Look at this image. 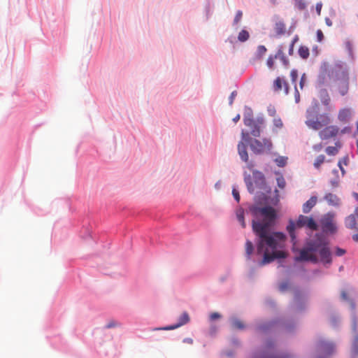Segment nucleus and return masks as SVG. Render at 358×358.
Listing matches in <instances>:
<instances>
[{
    "instance_id": "4d7b16f0",
    "label": "nucleus",
    "mask_w": 358,
    "mask_h": 358,
    "mask_svg": "<svg viewBox=\"0 0 358 358\" xmlns=\"http://www.w3.org/2000/svg\"><path fill=\"white\" fill-rule=\"evenodd\" d=\"M357 320L355 318L353 320V329L355 331H357Z\"/></svg>"
},
{
    "instance_id": "b1692460",
    "label": "nucleus",
    "mask_w": 358,
    "mask_h": 358,
    "mask_svg": "<svg viewBox=\"0 0 358 358\" xmlns=\"http://www.w3.org/2000/svg\"><path fill=\"white\" fill-rule=\"evenodd\" d=\"M299 55L302 59H307L309 57V49L306 46L301 45L299 48Z\"/></svg>"
},
{
    "instance_id": "72a5a7b5",
    "label": "nucleus",
    "mask_w": 358,
    "mask_h": 358,
    "mask_svg": "<svg viewBox=\"0 0 358 358\" xmlns=\"http://www.w3.org/2000/svg\"><path fill=\"white\" fill-rule=\"evenodd\" d=\"M275 55H270L268 58L267 59L266 64L270 69H273L274 66V59H275Z\"/></svg>"
},
{
    "instance_id": "a878e982",
    "label": "nucleus",
    "mask_w": 358,
    "mask_h": 358,
    "mask_svg": "<svg viewBox=\"0 0 358 358\" xmlns=\"http://www.w3.org/2000/svg\"><path fill=\"white\" fill-rule=\"evenodd\" d=\"M288 158L284 156H279L275 159L274 162L279 167H284L287 163Z\"/></svg>"
},
{
    "instance_id": "393cba45",
    "label": "nucleus",
    "mask_w": 358,
    "mask_h": 358,
    "mask_svg": "<svg viewBox=\"0 0 358 358\" xmlns=\"http://www.w3.org/2000/svg\"><path fill=\"white\" fill-rule=\"evenodd\" d=\"M252 113L250 110H248V112L245 113L243 115V122L245 125H250L252 122L253 120Z\"/></svg>"
},
{
    "instance_id": "e433bc0d",
    "label": "nucleus",
    "mask_w": 358,
    "mask_h": 358,
    "mask_svg": "<svg viewBox=\"0 0 358 358\" xmlns=\"http://www.w3.org/2000/svg\"><path fill=\"white\" fill-rule=\"evenodd\" d=\"M242 16H243L242 11H241V10L237 11L236 16L234 17V23L238 24L241 21Z\"/></svg>"
},
{
    "instance_id": "0e129e2a",
    "label": "nucleus",
    "mask_w": 358,
    "mask_h": 358,
    "mask_svg": "<svg viewBox=\"0 0 358 358\" xmlns=\"http://www.w3.org/2000/svg\"><path fill=\"white\" fill-rule=\"evenodd\" d=\"M259 174L260 175V178L262 180H264V176L261 173H259Z\"/></svg>"
},
{
    "instance_id": "603ef678",
    "label": "nucleus",
    "mask_w": 358,
    "mask_h": 358,
    "mask_svg": "<svg viewBox=\"0 0 358 358\" xmlns=\"http://www.w3.org/2000/svg\"><path fill=\"white\" fill-rule=\"evenodd\" d=\"M294 45L293 44H290L289 45V55H293V52H294Z\"/></svg>"
},
{
    "instance_id": "412c9836",
    "label": "nucleus",
    "mask_w": 358,
    "mask_h": 358,
    "mask_svg": "<svg viewBox=\"0 0 358 358\" xmlns=\"http://www.w3.org/2000/svg\"><path fill=\"white\" fill-rule=\"evenodd\" d=\"M336 146H328L325 149V152L328 155L334 156L338 154L341 144L339 142L335 143Z\"/></svg>"
},
{
    "instance_id": "6e6d98bb",
    "label": "nucleus",
    "mask_w": 358,
    "mask_h": 358,
    "mask_svg": "<svg viewBox=\"0 0 358 358\" xmlns=\"http://www.w3.org/2000/svg\"><path fill=\"white\" fill-rule=\"evenodd\" d=\"M325 22H326L327 25L329 27H331L332 25V22L329 18H326Z\"/></svg>"
},
{
    "instance_id": "09e8293b",
    "label": "nucleus",
    "mask_w": 358,
    "mask_h": 358,
    "mask_svg": "<svg viewBox=\"0 0 358 358\" xmlns=\"http://www.w3.org/2000/svg\"><path fill=\"white\" fill-rule=\"evenodd\" d=\"M338 166H339V168L342 172V174L344 175L345 173V171L344 168L343 167L342 161L338 162Z\"/></svg>"
},
{
    "instance_id": "2eb2a0df",
    "label": "nucleus",
    "mask_w": 358,
    "mask_h": 358,
    "mask_svg": "<svg viewBox=\"0 0 358 358\" xmlns=\"http://www.w3.org/2000/svg\"><path fill=\"white\" fill-rule=\"evenodd\" d=\"M349 90V83L348 79H342L339 80L338 84V90L341 96H345L348 94Z\"/></svg>"
},
{
    "instance_id": "f257e3e1",
    "label": "nucleus",
    "mask_w": 358,
    "mask_h": 358,
    "mask_svg": "<svg viewBox=\"0 0 358 358\" xmlns=\"http://www.w3.org/2000/svg\"><path fill=\"white\" fill-rule=\"evenodd\" d=\"M250 210L255 217L252 226L257 237V253L264 254L261 264H269L276 259L285 258L287 254L282 250L287 239L285 234L271 230L277 217L275 210L271 206H254Z\"/></svg>"
},
{
    "instance_id": "2f4dec72",
    "label": "nucleus",
    "mask_w": 358,
    "mask_h": 358,
    "mask_svg": "<svg viewBox=\"0 0 358 358\" xmlns=\"http://www.w3.org/2000/svg\"><path fill=\"white\" fill-rule=\"evenodd\" d=\"M276 180H277V184H278V186L280 188V189H284L285 187V185H286V182H285V180L284 178V177L282 176V175H279L277 178H276Z\"/></svg>"
},
{
    "instance_id": "e2e57ef3",
    "label": "nucleus",
    "mask_w": 358,
    "mask_h": 358,
    "mask_svg": "<svg viewBox=\"0 0 358 358\" xmlns=\"http://www.w3.org/2000/svg\"><path fill=\"white\" fill-rule=\"evenodd\" d=\"M355 215L358 217V207L355 209Z\"/></svg>"
},
{
    "instance_id": "f3484780",
    "label": "nucleus",
    "mask_w": 358,
    "mask_h": 358,
    "mask_svg": "<svg viewBox=\"0 0 358 358\" xmlns=\"http://www.w3.org/2000/svg\"><path fill=\"white\" fill-rule=\"evenodd\" d=\"M324 199L327 201V202L334 206H338L340 204V199L339 198L332 193H327L324 196Z\"/></svg>"
},
{
    "instance_id": "8fccbe9b",
    "label": "nucleus",
    "mask_w": 358,
    "mask_h": 358,
    "mask_svg": "<svg viewBox=\"0 0 358 358\" xmlns=\"http://www.w3.org/2000/svg\"><path fill=\"white\" fill-rule=\"evenodd\" d=\"M299 91L297 90L296 87H295V100H296V102L298 103L299 101Z\"/></svg>"
},
{
    "instance_id": "f03ea898",
    "label": "nucleus",
    "mask_w": 358,
    "mask_h": 358,
    "mask_svg": "<svg viewBox=\"0 0 358 358\" xmlns=\"http://www.w3.org/2000/svg\"><path fill=\"white\" fill-rule=\"evenodd\" d=\"M316 252H319L323 263L330 264L331 262L328 242L320 234H316L313 238L306 241L304 247L299 250V256L295 257V261L317 263L318 258L315 254Z\"/></svg>"
},
{
    "instance_id": "ddd939ff",
    "label": "nucleus",
    "mask_w": 358,
    "mask_h": 358,
    "mask_svg": "<svg viewBox=\"0 0 358 358\" xmlns=\"http://www.w3.org/2000/svg\"><path fill=\"white\" fill-rule=\"evenodd\" d=\"M244 141H241L238 144V152L240 155L241 159L245 162H248V154L247 152V147Z\"/></svg>"
},
{
    "instance_id": "5701e85b",
    "label": "nucleus",
    "mask_w": 358,
    "mask_h": 358,
    "mask_svg": "<svg viewBox=\"0 0 358 358\" xmlns=\"http://www.w3.org/2000/svg\"><path fill=\"white\" fill-rule=\"evenodd\" d=\"M236 217L241 223L243 228L245 227V222L244 220V210L241 208L236 210Z\"/></svg>"
},
{
    "instance_id": "473e14b6",
    "label": "nucleus",
    "mask_w": 358,
    "mask_h": 358,
    "mask_svg": "<svg viewBox=\"0 0 358 358\" xmlns=\"http://www.w3.org/2000/svg\"><path fill=\"white\" fill-rule=\"evenodd\" d=\"M272 325V323L271 322H269V323H265V324H262L261 325H259L258 327H257V331L259 333H263V332H265L267 329H268L270 328V327Z\"/></svg>"
},
{
    "instance_id": "39448f33",
    "label": "nucleus",
    "mask_w": 358,
    "mask_h": 358,
    "mask_svg": "<svg viewBox=\"0 0 358 358\" xmlns=\"http://www.w3.org/2000/svg\"><path fill=\"white\" fill-rule=\"evenodd\" d=\"M243 141L248 143L251 150L256 155H260L270 152L273 148V143L270 138H264L262 141L252 139L250 137L249 133L242 131Z\"/></svg>"
},
{
    "instance_id": "49530a36",
    "label": "nucleus",
    "mask_w": 358,
    "mask_h": 358,
    "mask_svg": "<svg viewBox=\"0 0 358 358\" xmlns=\"http://www.w3.org/2000/svg\"><path fill=\"white\" fill-rule=\"evenodd\" d=\"M306 75L303 74L301 78V80H300V83H299V85H300V88L302 90L303 87V85H304V83L306 82Z\"/></svg>"
},
{
    "instance_id": "13d9d810",
    "label": "nucleus",
    "mask_w": 358,
    "mask_h": 358,
    "mask_svg": "<svg viewBox=\"0 0 358 358\" xmlns=\"http://www.w3.org/2000/svg\"><path fill=\"white\" fill-rule=\"evenodd\" d=\"M240 117H241L240 115H239V114H238V115H236V117H234L233 118V121H234V122H237L240 120Z\"/></svg>"
},
{
    "instance_id": "7ed1b4c3",
    "label": "nucleus",
    "mask_w": 358,
    "mask_h": 358,
    "mask_svg": "<svg viewBox=\"0 0 358 358\" xmlns=\"http://www.w3.org/2000/svg\"><path fill=\"white\" fill-rule=\"evenodd\" d=\"M306 125L315 131H318L331 122V116L329 113H319L318 104L315 103L306 110Z\"/></svg>"
},
{
    "instance_id": "ea45409f",
    "label": "nucleus",
    "mask_w": 358,
    "mask_h": 358,
    "mask_svg": "<svg viewBox=\"0 0 358 358\" xmlns=\"http://www.w3.org/2000/svg\"><path fill=\"white\" fill-rule=\"evenodd\" d=\"M232 194H233V196L235 199V200L237 202H239L240 201V194H239L238 191L234 187L232 189Z\"/></svg>"
},
{
    "instance_id": "1a4fd4ad",
    "label": "nucleus",
    "mask_w": 358,
    "mask_h": 358,
    "mask_svg": "<svg viewBox=\"0 0 358 358\" xmlns=\"http://www.w3.org/2000/svg\"><path fill=\"white\" fill-rule=\"evenodd\" d=\"M189 322V317L187 312H184L178 319V322L175 325L168 326L163 328H157L156 330H173L178 328Z\"/></svg>"
},
{
    "instance_id": "a211bd4d",
    "label": "nucleus",
    "mask_w": 358,
    "mask_h": 358,
    "mask_svg": "<svg viewBox=\"0 0 358 358\" xmlns=\"http://www.w3.org/2000/svg\"><path fill=\"white\" fill-rule=\"evenodd\" d=\"M355 214H351L346 217L345 221V227L350 229H357V222Z\"/></svg>"
},
{
    "instance_id": "680f3d73",
    "label": "nucleus",
    "mask_w": 358,
    "mask_h": 358,
    "mask_svg": "<svg viewBox=\"0 0 358 358\" xmlns=\"http://www.w3.org/2000/svg\"><path fill=\"white\" fill-rule=\"evenodd\" d=\"M353 196H355V198L358 200V193H354L353 194Z\"/></svg>"
},
{
    "instance_id": "7c9ffc66",
    "label": "nucleus",
    "mask_w": 358,
    "mask_h": 358,
    "mask_svg": "<svg viewBox=\"0 0 358 358\" xmlns=\"http://www.w3.org/2000/svg\"><path fill=\"white\" fill-rule=\"evenodd\" d=\"M273 130L275 131H276L277 129H281L283 127V123L280 117H275L273 120Z\"/></svg>"
},
{
    "instance_id": "58836bf2",
    "label": "nucleus",
    "mask_w": 358,
    "mask_h": 358,
    "mask_svg": "<svg viewBox=\"0 0 358 358\" xmlns=\"http://www.w3.org/2000/svg\"><path fill=\"white\" fill-rule=\"evenodd\" d=\"M266 52V48L264 45H259L257 48V53L259 56H263Z\"/></svg>"
},
{
    "instance_id": "f8f14e48",
    "label": "nucleus",
    "mask_w": 358,
    "mask_h": 358,
    "mask_svg": "<svg viewBox=\"0 0 358 358\" xmlns=\"http://www.w3.org/2000/svg\"><path fill=\"white\" fill-rule=\"evenodd\" d=\"M282 85L284 86L285 93L287 94L289 93L288 83L280 77H278L273 83L274 90L275 91H280L282 89Z\"/></svg>"
},
{
    "instance_id": "a19ab883",
    "label": "nucleus",
    "mask_w": 358,
    "mask_h": 358,
    "mask_svg": "<svg viewBox=\"0 0 358 358\" xmlns=\"http://www.w3.org/2000/svg\"><path fill=\"white\" fill-rule=\"evenodd\" d=\"M317 39L318 42H322V40L324 39L323 32L320 29H318L317 31Z\"/></svg>"
},
{
    "instance_id": "f704fd0d",
    "label": "nucleus",
    "mask_w": 358,
    "mask_h": 358,
    "mask_svg": "<svg viewBox=\"0 0 358 358\" xmlns=\"http://www.w3.org/2000/svg\"><path fill=\"white\" fill-rule=\"evenodd\" d=\"M290 77L293 83H296L297 78H298V72L296 69H293L291 71Z\"/></svg>"
},
{
    "instance_id": "a18cd8bd",
    "label": "nucleus",
    "mask_w": 358,
    "mask_h": 358,
    "mask_svg": "<svg viewBox=\"0 0 358 358\" xmlns=\"http://www.w3.org/2000/svg\"><path fill=\"white\" fill-rule=\"evenodd\" d=\"M236 95H237V92L236 91H234L231 92V94L229 98L230 105H232L234 100L235 97L236 96Z\"/></svg>"
},
{
    "instance_id": "de8ad7c7",
    "label": "nucleus",
    "mask_w": 358,
    "mask_h": 358,
    "mask_svg": "<svg viewBox=\"0 0 358 358\" xmlns=\"http://www.w3.org/2000/svg\"><path fill=\"white\" fill-rule=\"evenodd\" d=\"M339 161H342V164L347 166L348 164V161H349V158H348V156H345L344 157H343L341 159H340Z\"/></svg>"
},
{
    "instance_id": "0eeeda50",
    "label": "nucleus",
    "mask_w": 358,
    "mask_h": 358,
    "mask_svg": "<svg viewBox=\"0 0 358 358\" xmlns=\"http://www.w3.org/2000/svg\"><path fill=\"white\" fill-rule=\"evenodd\" d=\"M322 229L324 232L334 234L336 231L337 227L333 216H328L322 221Z\"/></svg>"
},
{
    "instance_id": "864d4df0",
    "label": "nucleus",
    "mask_w": 358,
    "mask_h": 358,
    "mask_svg": "<svg viewBox=\"0 0 358 358\" xmlns=\"http://www.w3.org/2000/svg\"><path fill=\"white\" fill-rule=\"evenodd\" d=\"M321 9H322V4L317 3L316 5V10H317V13L318 15H320Z\"/></svg>"
},
{
    "instance_id": "3c124183",
    "label": "nucleus",
    "mask_w": 358,
    "mask_h": 358,
    "mask_svg": "<svg viewBox=\"0 0 358 358\" xmlns=\"http://www.w3.org/2000/svg\"><path fill=\"white\" fill-rule=\"evenodd\" d=\"M183 343H188V344H192L193 340L191 338H185L183 339Z\"/></svg>"
},
{
    "instance_id": "c85d7f7f",
    "label": "nucleus",
    "mask_w": 358,
    "mask_h": 358,
    "mask_svg": "<svg viewBox=\"0 0 358 358\" xmlns=\"http://www.w3.org/2000/svg\"><path fill=\"white\" fill-rule=\"evenodd\" d=\"M249 37H250V34H249L248 31L243 29L242 31H241L239 32L238 36V39L241 42H245L249 38Z\"/></svg>"
},
{
    "instance_id": "cd10ccee",
    "label": "nucleus",
    "mask_w": 358,
    "mask_h": 358,
    "mask_svg": "<svg viewBox=\"0 0 358 358\" xmlns=\"http://www.w3.org/2000/svg\"><path fill=\"white\" fill-rule=\"evenodd\" d=\"M254 251V247L252 243L248 240L245 243V252L248 258H250V255L252 254Z\"/></svg>"
},
{
    "instance_id": "37998d69",
    "label": "nucleus",
    "mask_w": 358,
    "mask_h": 358,
    "mask_svg": "<svg viewBox=\"0 0 358 358\" xmlns=\"http://www.w3.org/2000/svg\"><path fill=\"white\" fill-rule=\"evenodd\" d=\"M221 318V315L218 313H213L210 315V320H215Z\"/></svg>"
},
{
    "instance_id": "9d476101",
    "label": "nucleus",
    "mask_w": 358,
    "mask_h": 358,
    "mask_svg": "<svg viewBox=\"0 0 358 358\" xmlns=\"http://www.w3.org/2000/svg\"><path fill=\"white\" fill-rule=\"evenodd\" d=\"M263 118L253 119L250 125H246L251 129V134L255 137H259L261 134V126L264 124Z\"/></svg>"
},
{
    "instance_id": "6e6552de",
    "label": "nucleus",
    "mask_w": 358,
    "mask_h": 358,
    "mask_svg": "<svg viewBox=\"0 0 358 358\" xmlns=\"http://www.w3.org/2000/svg\"><path fill=\"white\" fill-rule=\"evenodd\" d=\"M286 24L282 19L276 17L273 24L275 36L280 37L286 33Z\"/></svg>"
},
{
    "instance_id": "20e7f679",
    "label": "nucleus",
    "mask_w": 358,
    "mask_h": 358,
    "mask_svg": "<svg viewBox=\"0 0 358 358\" xmlns=\"http://www.w3.org/2000/svg\"><path fill=\"white\" fill-rule=\"evenodd\" d=\"M303 227H306L310 230L315 231L317 229V224L315 221L312 217H308L307 216L300 215L296 220L294 222L292 220L289 221V224L287 226V231L289 233L292 242L294 245L296 243V234L295 229L296 228H302Z\"/></svg>"
},
{
    "instance_id": "c03bdc74",
    "label": "nucleus",
    "mask_w": 358,
    "mask_h": 358,
    "mask_svg": "<svg viewBox=\"0 0 358 358\" xmlns=\"http://www.w3.org/2000/svg\"><path fill=\"white\" fill-rule=\"evenodd\" d=\"M323 148V145L321 143H317V144H315L313 146V150L315 152H320Z\"/></svg>"
},
{
    "instance_id": "bf43d9fd",
    "label": "nucleus",
    "mask_w": 358,
    "mask_h": 358,
    "mask_svg": "<svg viewBox=\"0 0 358 358\" xmlns=\"http://www.w3.org/2000/svg\"><path fill=\"white\" fill-rule=\"evenodd\" d=\"M115 324L113 322H109L107 325H106V327L107 328H111V327H115Z\"/></svg>"
},
{
    "instance_id": "4be33fe9",
    "label": "nucleus",
    "mask_w": 358,
    "mask_h": 358,
    "mask_svg": "<svg viewBox=\"0 0 358 358\" xmlns=\"http://www.w3.org/2000/svg\"><path fill=\"white\" fill-rule=\"evenodd\" d=\"M351 357L352 358H357L358 357V335L355 336L351 350Z\"/></svg>"
},
{
    "instance_id": "052dcab7",
    "label": "nucleus",
    "mask_w": 358,
    "mask_h": 358,
    "mask_svg": "<svg viewBox=\"0 0 358 358\" xmlns=\"http://www.w3.org/2000/svg\"><path fill=\"white\" fill-rule=\"evenodd\" d=\"M352 239H353V241H355V242H357V243H358V234H354V235L352 236Z\"/></svg>"
},
{
    "instance_id": "338daca9",
    "label": "nucleus",
    "mask_w": 358,
    "mask_h": 358,
    "mask_svg": "<svg viewBox=\"0 0 358 358\" xmlns=\"http://www.w3.org/2000/svg\"><path fill=\"white\" fill-rule=\"evenodd\" d=\"M357 154H358V141H357Z\"/></svg>"
},
{
    "instance_id": "aec40b11",
    "label": "nucleus",
    "mask_w": 358,
    "mask_h": 358,
    "mask_svg": "<svg viewBox=\"0 0 358 358\" xmlns=\"http://www.w3.org/2000/svg\"><path fill=\"white\" fill-rule=\"evenodd\" d=\"M231 325L234 329L243 330L245 328L243 322L236 317L231 319Z\"/></svg>"
},
{
    "instance_id": "6ab92c4d",
    "label": "nucleus",
    "mask_w": 358,
    "mask_h": 358,
    "mask_svg": "<svg viewBox=\"0 0 358 358\" xmlns=\"http://www.w3.org/2000/svg\"><path fill=\"white\" fill-rule=\"evenodd\" d=\"M320 97L321 102L324 106H328L330 104L331 99L327 90L324 89L320 91Z\"/></svg>"
},
{
    "instance_id": "423d86ee",
    "label": "nucleus",
    "mask_w": 358,
    "mask_h": 358,
    "mask_svg": "<svg viewBox=\"0 0 358 358\" xmlns=\"http://www.w3.org/2000/svg\"><path fill=\"white\" fill-rule=\"evenodd\" d=\"M350 127H345L343 129L340 130L339 127L336 125H327L322 129H320L318 136L322 141H328L331 138H336L339 133L344 134L350 132Z\"/></svg>"
},
{
    "instance_id": "dca6fc26",
    "label": "nucleus",
    "mask_w": 358,
    "mask_h": 358,
    "mask_svg": "<svg viewBox=\"0 0 358 358\" xmlns=\"http://www.w3.org/2000/svg\"><path fill=\"white\" fill-rule=\"evenodd\" d=\"M317 197L311 196L303 205V212L304 213H309L311 209L316 205L317 203Z\"/></svg>"
},
{
    "instance_id": "4468645a",
    "label": "nucleus",
    "mask_w": 358,
    "mask_h": 358,
    "mask_svg": "<svg viewBox=\"0 0 358 358\" xmlns=\"http://www.w3.org/2000/svg\"><path fill=\"white\" fill-rule=\"evenodd\" d=\"M275 58L279 59L285 67H287L289 65V59L285 56L283 52V47L281 45H279L278 48V51L275 55Z\"/></svg>"
},
{
    "instance_id": "c756f323",
    "label": "nucleus",
    "mask_w": 358,
    "mask_h": 358,
    "mask_svg": "<svg viewBox=\"0 0 358 358\" xmlns=\"http://www.w3.org/2000/svg\"><path fill=\"white\" fill-rule=\"evenodd\" d=\"M325 161V156L323 155H320L317 156L314 162V166L316 169H320L321 164H322Z\"/></svg>"
},
{
    "instance_id": "5fc2aeb1",
    "label": "nucleus",
    "mask_w": 358,
    "mask_h": 358,
    "mask_svg": "<svg viewBox=\"0 0 358 358\" xmlns=\"http://www.w3.org/2000/svg\"><path fill=\"white\" fill-rule=\"evenodd\" d=\"M298 41H299V36H298L297 35H296V36L293 38V39H292V41L291 43H292V44H293V45H294V44H295Z\"/></svg>"
},
{
    "instance_id": "bb28decb",
    "label": "nucleus",
    "mask_w": 358,
    "mask_h": 358,
    "mask_svg": "<svg viewBox=\"0 0 358 358\" xmlns=\"http://www.w3.org/2000/svg\"><path fill=\"white\" fill-rule=\"evenodd\" d=\"M341 298L344 301H347L349 302L351 308L354 310L355 309V303L354 301L349 298L347 292L345 291H342L341 292Z\"/></svg>"
},
{
    "instance_id": "69168bd1",
    "label": "nucleus",
    "mask_w": 358,
    "mask_h": 358,
    "mask_svg": "<svg viewBox=\"0 0 358 358\" xmlns=\"http://www.w3.org/2000/svg\"><path fill=\"white\" fill-rule=\"evenodd\" d=\"M271 345H272V344H271V343H268L266 344V346H267L268 348H269V347H271Z\"/></svg>"
},
{
    "instance_id": "9b49d317",
    "label": "nucleus",
    "mask_w": 358,
    "mask_h": 358,
    "mask_svg": "<svg viewBox=\"0 0 358 358\" xmlns=\"http://www.w3.org/2000/svg\"><path fill=\"white\" fill-rule=\"evenodd\" d=\"M351 115L352 112L350 108H341L338 110V120L340 122L345 124L350 120Z\"/></svg>"
},
{
    "instance_id": "4c0bfd02",
    "label": "nucleus",
    "mask_w": 358,
    "mask_h": 358,
    "mask_svg": "<svg viewBox=\"0 0 358 358\" xmlns=\"http://www.w3.org/2000/svg\"><path fill=\"white\" fill-rule=\"evenodd\" d=\"M245 183H246L247 188H248V191L250 193H253L254 192V188H253V185H252V182H251V180L250 179H245Z\"/></svg>"
},
{
    "instance_id": "c9c22d12",
    "label": "nucleus",
    "mask_w": 358,
    "mask_h": 358,
    "mask_svg": "<svg viewBox=\"0 0 358 358\" xmlns=\"http://www.w3.org/2000/svg\"><path fill=\"white\" fill-rule=\"evenodd\" d=\"M294 1H295L296 6L300 10H303L306 8V3L304 2L303 0H294Z\"/></svg>"
},
{
    "instance_id": "79ce46f5",
    "label": "nucleus",
    "mask_w": 358,
    "mask_h": 358,
    "mask_svg": "<svg viewBox=\"0 0 358 358\" xmlns=\"http://www.w3.org/2000/svg\"><path fill=\"white\" fill-rule=\"evenodd\" d=\"M346 251L344 249L336 248V255L338 257H341L345 254Z\"/></svg>"
}]
</instances>
